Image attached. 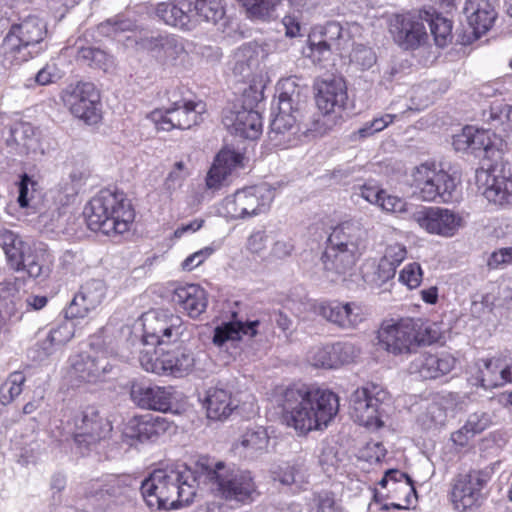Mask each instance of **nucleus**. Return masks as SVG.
<instances>
[{"mask_svg": "<svg viewBox=\"0 0 512 512\" xmlns=\"http://www.w3.org/2000/svg\"><path fill=\"white\" fill-rule=\"evenodd\" d=\"M348 100L347 86L343 78L331 77L317 83L315 95L320 116H307L305 88L291 79L280 83L277 113H272L269 138L275 146L290 147L297 144L301 136L325 134L342 118Z\"/></svg>", "mask_w": 512, "mask_h": 512, "instance_id": "nucleus-1", "label": "nucleus"}, {"mask_svg": "<svg viewBox=\"0 0 512 512\" xmlns=\"http://www.w3.org/2000/svg\"><path fill=\"white\" fill-rule=\"evenodd\" d=\"M283 421L299 434L326 427L339 409L338 396L328 389L294 384L287 387L278 400Z\"/></svg>", "mask_w": 512, "mask_h": 512, "instance_id": "nucleus-2", "label": "nucleus"}, {"mask_svg": "<svg viewBox=\"0 0 512 512\" xmlns=\"http://www.w3.org/2000/svg\"><path fill=\"white\" fill-rule=\"evenodd\" d=\"M195 483L200 484L199 467L186 465L158 469L142 481L141 495L152 510H178L190 505L196 495Z\"/></svg>", "mask_w": 512, "mask_h": 512, "instance_id": "nucleus-3", "label": "nucleus"}, {"mask_svg": "<svg viewBox=\"0 0 512 512\" xmlns=\"http://www.w3.org/2000/svg\"><path fill=\"white\" fill-rule=\"evenodd\" d=\"M182 319L168 311H154L143 316V335L137 346L139 362L147 372L163 374L162 351L156 346L176 343L183 335Z\"/></svg>", "mask_w": 512, "mask_h": 512, "instance_id": "nucleus-4", "label": "nucleus"}, {"mask_svg": "<svg viewBox=\"0 0 512 512\" xmlns=\"http://www.w3.org/2000/svg\"><path fill=\"white\" fill-rule=\"evenodd\" d=\"M368 231L358 220H348L335 226L328 237L327 250L322 255L326 270L339 275L350 273L367 248Z\"/></svg>", "mask_w": 512, "mask_h": 512, "instance_id": "nucleus-5", "label": "nucleus"}, {"mask_svg": "<svg viewBox=\"0 0 512 512\" xmlns=\"http://www.w3.org/2000/svg\"><path fill=\"white\" fill-rule=\"evenodd\" d=\"M200 481L210 484L222 498L239 503L252 502L258 495L256 485L248 470L227 466L224 462H212L202 458L197 462Z\"/></svg>", "mask_w": 512, "mask_h": 512, "instance_id": "nucleus-6", "label": "nucleus"}, {"mask_svg": "<svg viewBox=\"0 0 512 512\" xmlns=\"http://www.w3.org/2000/svg\"><path fill=\"white\" fill-rule=\"evenodd\" d=\"M87 225L105 235L123 234L134 219V211L123 193L101 190L85 207Z\"/></svg>", "mask_w": 512, "mask_h": 512, "instance_id": "nucleus-7", "label": "nucleus"}, {"mask_svg": "<svg viewBox=\"0 0 512 512\" xmlns=\"http://www.w3.org/2000/svg\"><path fill=\"white\" fill-rule=\"evenodd\" d=\"M46 35V24L36 16H28L10 26L0 45V55L10 65L26 62L47 49Z\"/></svg>", "mask_w": 512, "mask_h": 512, "instance_id": "nucleus-8", "label": "nucleus"}, {"mask_svg": "<svg viewBox=\"0 0 512 512\" xmlns=\"http://www.w3.org/2000/svg\"><path fill=\"white\" fill-rule=\"evenodd\" d=\"M390 395L386 389L376 383H367L355 390L350 397L351 414L354 420L369 428L384 425L382 417L387 413Z\"/></svg>", "mask_w": 512, "mask_h": 512, "instance_id": "nucleus-9", "label": "nucleus"}, {"mask_svg": "<svg viewBox=\"0 0 512 512\" xmlns=\"http://www.w3.org/2000/svg\"><path fill=\"white\" fill-rule=\"evenodd\" d=\"M112 430V423L107 417L95 406H87L74 419V444L84 455L99 442L109 438Z\"/></svg>", "mask_w": 512, "mask_h": 512, "instance_id": "nucleus-10", "label": "nucleus"}, {"mask_svg": "<svg viewBox=\"0 0 512 512\" xmlns=\"http://www.w3.org/2000/svg\"><path fill=\"white\" fill-rule=\"evenodd\" d=\"M65 107L77 118L92 125L101 119L100 93L92 82L70 83L61 92Z\"/></svg>", "mask_w": 512, "mask_h": 512, "instance_id": "nucleus-11", "label": "nucleus"}, {"mask_svg": "<svg viewBox=\"0 0 512 512\" xmlns=\"http://www.w3.org/2000/svg\"><path fill=\"white\" fill-rule=\"evenodd\" d=\"M412 176L416 193L422 200L443 203L452 201L456 181L447 172L437 171L434 164L423 163L414 169Z\"/></svg>", "mask_w": 512, "mask_h": 512, "instance_id": "nucleus-12", "label": "nucleus"}, {"mask_svg": "<svg viewBox=\"0 0 512 512\" xmlns=\"http://www.w3.org/2000/svg\"><path fill=\"white\" fill-rule=\"evenodd\" d=\"M421 326V318H401L383 321L378 330V343L394 355L412 353L417 349L415 331Z\"/></svg>", "mask_w": 512, "mask_h": 512, "instance_id": "nucleus-13", "label": "nucleus"}, {"mask_svg": "<svg viewBox=\"0 0 512 512\" xmlns=\"http://www.w3.org/2000/svg\"><path fill=\"white\" fill-rule=\"evenodd\" d=\"M500 141L495 133L489 130L465 126L459 134L453 136L452 144L456 151L470 153L477 158L496 163L502 157L498 147Z\"/></svg>", "mask_w": 512, "mask_h": 512, "instance_id": "nucleus-14", "label": "nucleus"}, {"mask_svg": "<svg viewBox=\"0 0 512 512\" xmlns=\"http://www.w3.org/2000/svg\"><path fill=\"white\" fill-rule=\"evenodd\" d=\"M273 191L267 185L248 187L238 190L232 199H226V207L236 219H246L269 210L273 200Z\"/></svg>", "mask_w": 512, "mask_h": 512, "instance_id": "nucleus-15", "label": "nucleus"}, {"mask_svg": "<svg viewBox=\"0 0 512 512\" xmlns=\"http://www.w3.org/2000/svg\"><path fill=\"white\" fill-rule=\"evenodd\" d=\"M494 2L491 0H468L463 7L468 28L457 34V42L469 45L487 33L497 17Z\"/></svg>", "mask_w": 512, "mask_h": 512, "instance_id": "nucleus-16", "label": "nucleus"}, {"mask_svg": "<svg viewBox=\"0 0 512 512\" xmlns=\"http://www.w3.org/2000/svg\"><path fill=\"white\" fill-rule=\"evenodd\" d=\"M201 103L192 101H177L167 108L165 112L155 111L152 113L153 119L159 129L170 131L174 128L186 130L202 122Z\"/></svg>", "mask_w": 512, "mask_h": 512, "instance_id": "nucleus-17", "label": "nucleus"}, {"mask_svg": "<svg viewBox=\"0 0 512 512\" xmlns=\"http://www.w3.org/2000/svg\"><path fill=\"white\" fill-rule=\"evenodd\" d=\"M390 32L396 44L405 50H415L428 41L425 20L418 15H397L391 23Z\"/></svg>", "mask_w": 512, "mask_h": 512, "instance_id": "nucleus-18", "label": "nucleus"}, {"mask_svg": "<svg viewBox=\"0 0 512 512\" xmlns=\"http://www.w3.org/2000/svg\"><path fill=\"white\" fill-rule=\"evenodd\" d=\"M253 102L245 99L241 109L224 110L222 122L232 134L250 140H255L261 135L262 118L253 108Z\"/></svg>", "mask_w": 512, "mask_h": 512, "instance_id": "nucleus-19", "label": "nucleus"}, {"mask_svg": "<svg viewBox=\"0 0 512 512\" xmlns=\"http://www.w3.org/2000/svg\"><path fill=\"white\" fill-rule=\"evenodd\" d=\"M487 483L485 474L481 471H473L468 474L459 475L453 483L451 500L460 512L480 505L481 490Z\"/></svg>", "mask_w": 512, "mask_h": 512, "instance_id": "nucleus-20", "label": "nucleus"}, {"mask_svg": "<svg viewBox=\"0 0 512 512\" xmlns=\"http://www.w3.org/2000/svg\"><path fill=\"white\" fill-rule=\"evenodd\" d=\"M174 388L162 387L149 382L134 381L130 388V397L134 404L142 409L166 412L172 408Z\"/></svg>", "mask_w": 512, "mask_h": 512, "instance_id": "nucleus-21", "label": "nucleus"}, {"mask_svg": "<svg viewBox=\"0 0 512 512\" xmlns=\"http://www.w3.org/2000/svg\"><path fill=\"white\" fill-rule=\"evenodd\" d=\"M170 428L172 423L165 417L151 414L134 416L125 424L123 436L140 443L154 442Z\"/></svg>", "mask_w": 512, "mask_h": 512, "instance_id": "nucleus-22", "label": "nucleus"}, {"mask_svg": "<svg viewBox=\"0 0 512 512\" xmlns=\"http://www.w3.org/2000/svg\"><path fill=\"white\" fill-rule=\"evenodd\" d=\"M71 368L81 381L96 383L112 371L113 365L104 353L85 351L71 357Z\"/></svg>", "mask_w": 512, "mask_h": 512, "instance_id": "nucleus-23", "label": "nucleus"}, {"mask_svg": "<svg viewBox=\"0 0 512 512\" xmlns=\"http://www.w3.org/2000/svg\"><path fill=\"white\" fill-rule=\"evenodd\" d=\"M315 313L343 329L355 328L363 320L361 308L355 303L323 301L313 305Z\"/></svg>", "mask_w": 512, "mask_h": 512, "instance_id": "nucleus-24", "label": "nucleus"}, {"mask_svg": "<svg viewBox=\"0 0 512 512\" xmlns=\"http://www.w3.org/2000/svg\"><path fill=\"white\" fill-rule=\"evenodd\" d=\"M420 227L429 233L452 236L460 226L461 218L448 209L439 207L425 208L415 214Z\"/></svg>", "mask_w": 512, "mask_h": 512, "instance_id": "nucleus-25", "label": "nucleus"}, {"mask_svg": "<svg viewBox=\"0 0 512 512\" xmlns=\"http://www.w3.org/2000/svg\"><path fill=\"white\" fill-rule=\"evenodd\" d=\"M171 301L189 317L196 319L206 311L208 296L200 285L185 284L173 290Z\"/></svg>", "mask_w": 512, "mask_h": 512, "instance_id": "nucleus-26", "label": "nucleus"}, {"mask_svg": "<svg viewBox=\"0 0 512 512\" xmlns=\"http://www.w3.org/2000/svg\"><path fill=\"white\" fill-rule=\"evenodd\" d=\"M259 324L260 322L258 320L247 322L231 320L223 322L215 327L212 343L219 348L224 347L228 343L232 346H236L237 343L243 341L245 338L250 340L256 336Z\"/></svg>", "mask_w": 512, "mask_h": 512, "instance_id": "nucleus-27", "label": "nucleus"}, {"mask_svg": "<svg viewBox=\"0 0 512 512\" xmlns=\"http://www.w3.org/2000/svg\"><path fill=\"white\" fill-rule=\"evenodd\" d=\"M242 160L243 155L240 152L229 148L221 149L207 173V187L218 189L234 169L242 166Z\"/></svg>", "mask_w": 512, "mask_h": 512, "instance_id": "nucleus-28", "label": "nucleus"}, {"mask_svg": "<svg viewBox=\"0 0 512 512\" xmlns=\"http://www.w3.org/2000/svg\"><path fill=\"white\" fill-rule=\"evenodd\" d=\"M456 360L451 355H424L411 364V373L423 380H432L448 374L455 366Z\"/></svg>", "mask_w": 512, "mask_h": 512, "instance_id": "nucleus-29", "label": "nucleus"}, {"mask_svg": "<svg viewBox=\"0 0 512 512\" xmlns=\"http://www.w3.org/2000/svg\"><path fill=\"white\" fill-rule=\"evenodd\" d=\"M148 45L149 49L168 65L176 66L182 63L187 56L184 40L175 35L151 37Z\"/></svg>", "mask_w": 512, "mask_h": 512, "instance_id": "nucleus-30", "label": "nucleus"}, {"mask_svg": "<svg viewBox=\"0 0 512 512\" xmlns=\"http://www.w3.org/2000/svg\"><path fill=\"white\" fill-rule=\"evenodd\" d=\"M207 417L212 420H225L238 407V401L232 398L231 391L214 387L208 390L205 399Z\"/></svg>", "mask_w": 512, "mask_h": 512, "instance_id": "nucleus-31", "label": "nucleus"}, {"mask_svg": "<svg viewBox=\"0 0 512 512\" xmlns=\"http://www.w3.org/2000/svg\"><path fill=\"white\" fill-rule=\"evenodd\" d=\"M191 3L182 1L179 4L173 2H162L156 6V15L165 24L190 31L195 27L189 12Z\"/></svg>", "mask_w": 512, "mask_h": 512, "instance_id": "nucleus-32", "label": "nucleus"}, {"mask_svg": "<svg viewBox=\"0 0 512 512\" xmlns=\"http://www.w3.org/2000/svg\"><path fill=\"white\" fill-rule=\"evenodd\" d=\"M163 374L182 377L189 374L195 365L194 353L182 346L162 351Z\"/></svg>", "mask_w": 512, "mask_h": 512, "instance_id": "nucleus-33", "label": "nucleus"}, {"mask_svg": "<svg viewBox=\"0 0 512 512\" xmlns=\"http://www.w3.org/2000/svg\"><path fill=\"white\" fill-rule=\"evenodd\" d=\"M487 179L484 196L489 201L503 208L512 207V174L492 175Z\"/></svg>", "mask_w": 512, "mask_h": 512, "instance_id": "nucleus-34", "label": "nucleus"}, {"mask_svg": "<svg viewBox=\"0 0 512 512\" xmlns=\"http://www.w3.org/2000/svg\"><path fill=\"white\" fill-rule=\"evenodd\" d=\"M7 145H16L18 154L28 155L35 152L38 146V138L35 128L27 122H20L10 129V137L6 140Z\"/></svg>", "mask_w": 512, "mask_h": 512, "instance_id": "nucleus-35", "label": "nucleus"}, {"mask_svg": "<svg viewBox=\"0 0 512 512\" xmlns=\"http://www.w3.org/2000/svg\"><path fill=\"white\" fill-rule=\"evenodd\" d=\"M421 17L429 25L437 46L445 47L452 41V21L449 18L437 13L434 9L421 10Z\"/></svg>", "mask_w": 512, "mask_h": 512, "instance_id": "nucleus-36", "label": "nucleus"}, {"mask_svg": "<svg viewBox=\"0 0 512 512\" xmlns=\"http://www.w3.org/2000/svg\"><path fill=\"white\" fill-rule=\"evenodd\" d=\"M76 60L82 65L88 66L92 69L102 70L104 72H108L115 65L114 57L111 54L94 46L78 48Z\"/></svg>", "mask_w": 512, "mask_h": 512, "instance_id": "nucleus-37", "label": "nucleus"}, {"mask_svg": "<svg viewBox=\"0 0 512 512\" xmlns=\"http://www.w3.org/2000/svg\"><path fill=\"white\" fill-rule=\"evenodd\" d=\"M23 266L21 271L26 272L29 278L39 283L47 280L52 272V261L45 250L30 253Z\"/></svg>", "mask_w": 512, "mask_h": 512, "instance_id": "nucleus-38", "label": "nucleus"}, {"mask_svg": "<svg viewBox=\"0 0 512 512\" xmlns=\"http://www.w3.org/2000/svg\"><path fill=\"white\" fill-rule=\"evenodd\" d=\"M490 423V417L486 413H473L461 429L452 433L451 438L455 444L465 446L471 438L483 432Z\"/></svg>", "mask_w": 512, "mask_h": 512, "instance_id": "nucleus-39", "label": "nucleus"}, {"mask_svg": "<svg viewBox=\"0 0 512 512\" xmlns=\"http://www.w3.org/2000/svg\"><path fill=\"white\" fill-rule=\"evenodd\" d=\"M275 480L283 485L301 486L307 482V467L305 460L297 458L291 462L285 463L274 472Z\"/></svg>", "mask_w": 512, "mask_h": 512, "instance_id": "nucleus-40", "label": "nucleus"}, {"mask_svg": "<svg viewBox=\"0 0 512 512\" xmlns=\"http://www.w3.org/2000/svg\"><path fill=\"white\" fill-rule=\"evenodd\" d=\"M500 369V359H482L479 362L478 372L475 376L474 385L491 389L501 386L498 379Z\"/></svg>", "mask_w": 512, "mask_h": 512, "instance_id": "nucleus-41", "label": "nucleus"}, {"mask_svg": "<svg viewBox=\"0 0 512 512\" xmlns=\"http://www.w3.org/2000/svg\"><path fill=\"white\" fill-rule=\"evenodd\" d=\"M106 285L100 279H90L86 281L79 289V299H82L84 305L93 311L104 300L106 296Z\"/></svg>", "mask_w": 512, "mask_h": 512, "instance_id": "nucleus-42", "label": "nucleus"}, {"mask_svg": "<svg viewBox=\"0 0 512 512\" xmlns=\"http://www.w3.org/2000/svg\"><path fill=\"white\" fill-rule=\"evenodd\" d=\"M24 281L19 277L12 279H4L0 282V309H5V313L10 317L20 320L21 316H17L15 312V303L13 298L18 294Z\"/></svg>", "mask_w": 512, "mask_h": 512, "instance_id": "nucleus-43", "label": "nucleus"}, {"mask_svg": "<svg viewBox=\"0 0 512 512\" xmlns=\"http://www.w3.org/2000/svg\"><path fill=\"white\" fill-rule=\"evenodd\" d=\"M258 65V54L251 45H243L235 53L233 71L243 79H248Z\"/></svg>", "mask_w": 512, "mask_h": 512, "instance_id": "nucleus-44", "label": "nucleus"}, {"mask_svg": "<svg viewBox=\"0 0 512 512\" xmlns=\"http://www.w3.org/2000/svg\"><path fill=\"white\" fill-rule=\"evenodd\" d=\"M269 443V436L265 428L258 426L255 428L247 429L242 435L241 446L246 450L250 456L257 453H262L267 449Z\"/></svg>", "mask_w": 512, "mask_h": 512, "instance_id": "nucleus-45", "label": "nucleus"}, {"mask_svg": "<svg viewBox=\"0 0 512 512\" xmlns=\"http://www.w3.org/2000/svg\"><path fill=\"white\" fill-rule=\"evenodd\" d=\"M394 116L385 114L381 117H376L373 120L365 122L359 129L353 131L349 135L351 142L362 141L377 132L384 130L389 124L393 122Z\"/></svg>", "mask_w": 512, "mask_h": 512, "instance_id": "nucleus-46", "label": "nucleus"}, {"mask_svg": "<svg viewBox=\"0 0 512 512\" xmlns=\"http://www.w3.org/2000/svg\"><path fill=\"white\" fill-rule=\"evenodd\" d=\"M194 10L202 20L213 24L218 23L225 15L221 0H195Z\"/></svg>", "mask_w": 512, "mask_h": 512, "instance_id": "nucleus-47", "label": "nucleus"}, {"mask_svg": "<svg viewBox=\"0 0 512 512\" xmlns=\"http://www.w3.org/2000/svg\"><path fill=\"white\" fill-rule=\"evenodd\" d=\"M25 376L22 372H13L0 386V404L8 405L23 391Z\"/></svg>", "mask_w": 512, "mask_h": 512, "instance_id": "nucleus-48", "label": "nucleus"}, {"mask_svg": "<svg viewBox=\"0 0 512 512\" xmlns=\"http://www.w3.org/2000/svg\"><path fill=\"white\" fill-rule=\"evenodd\" d=\"M491 125L495 128L502 127L506 135L512 133V106L506 103L493 104L489 110Z\"/></svg>", "mask_w": 512, "mask_h": 512, "instance_id": "nucleus-49", "label": "nucleus"}, {"mask_svg": "<svg viewBox=\"0 0 512 512\" xmlns=\"http://www.w3.org/2000/svg\"><path fill=\"white\" fill-rule=\"evenodd\" d=\"M127 487L120 485L119 481L113 480L93 492V497L103 503H121L126 497Z\"/></svg>", "mask_w": 512, "mask_h": 512, "instance_id": "nucleus-50", "label": "nucleus"}, {"mask_svg": "<svg viewBox=\"0 0 512 512\" xmlns=\"http://www.w3.org/2000/svg\"><path fill=\"white\" fill-rule=\"evenodd\" d=\"M245 7L249 18L266 20L281 0H239Z\"/></svg>", "mask_w": 512, "mask_h": 512, "instance_id": "nucleus-51", "label": "nucleus"}, {"mask_svg": "<svg viewBox=\"0 0 512 512\" xmlns=\"http://www.w3.org/2000/svg\"><path fill=\"white\" fill-rule=\"evenodd\" d=\"M133 26L132 21L117 15L101 22L97 30L98 33L104 37H115L121 32L132 30Z\"/></svg>", "mask_w": 512, "mask_h": 512, "instance_id": "nucleus-52", "label": "nucleus"}, {"mask_svg": "<svg viewBox=\"0 0 512 512\" xmlns=\"http://www.w3.org/2000/svg\"><path fill=\"white\" fill-rule=\"evenodd\" d=\"M30 253L29 245L23 240L18 245L10 247L5 254L8 268L13 272H21V269L24 267L23 263Z\"/></svg>", "mask_w": 512, "mask_h": 512, "instance_id": "nucleus-53", "label": "nucleus"}, {"mask_svg": "<svg viewBox=\"0 0 512 512\" xmlns=\"http://www.w3.org/2000/svg\"><path fill=\"white\" fill-rule=\"evenodd\" d=\"M313 506L315 512H344L340 502L331 491H321L314 494Z\"/></svg>", "mask_w": 512, "mask_h": 512, "instance_id": "nucleus-54", "label": "nucleus"}, {"mask_svg": "<svg viewBox=\"0 0 512 512\" xmlns=\"http://www.w3.org/2000/svg\"><path fill=\"white\" fill-rule=\"evenodd\" d=\"M332 346L337 367L354 362L361 351L359 347L351 342H336Z\"/></svg>", "mask_w": 512, "mask_h": 512, "instance_id": "nucleus-55", "label": "nucleus"}, {"mask_svg": "<svg viewBox=\"0 0 512 512\" xmlns=\"http://www.w3.org/2000/svg\"><path fill=\"white\" fill-rule=\"evenodd\" d=\"M59 347L46 335L28 349L27 355L34 362H43L48 359Z\"/></svg>", "mask_w": 512, "mask_h": 512, "instance_id": "nucleus-56", "label": "nucleus"}, {"mask_svg": "<svg viewBox=\"0 0 512 512\" xmlns=\"http://www.w3.org/2000/svg\"><path fill=\"white\" fill-rule=\"evenodd\" d=\"M350 60L361 70H368L375 64L376 56L371 48L359 44L352 50Z\"/></svg>", "mask_w": 512, "mask_h": 512, "instance_id": "nucleus-57", "label": "nucleus"}, {"mask_svg": "<svg viewBox=\"0 0 512 512\" xmlns=\"http://www.w3.org/2000/svg\"><path fill=\"white\" fill-rule=\"evenodd\" d=\"M309 48L311 50L310 57L313 59V61L320 62L322 60L328 59L332 50L335 49V46L330 44V42L319 38L316 33H313V35L309 37Z\"/></svg>", "mask_w": 512, "mask_h": 512, "instance_id": "nucleus-58", "label": "nucleus"}, {"mask_svg": "<svg viewBox=\"0 0 512 512\" xmlns=\"http://www.w3.org/2000/svg\"><path fill=\"white\" fill-rule=\"evenodd\" d=\"M36 185L37 183L28 174L24 173L20 176L17 202L21 208L30 207V201L33 198Z\"/></svg>", "mask_w": 512, "mask_h": 512, "instance_id": "nucleus-59", "label": "nucleus"}, {"mask_svg": "<svg viewBox=\"0 0 512 512\" xmlns=\"http://www.w3.org/2000/svg\"><path fill=\"white\" fill-rule=\"evenodd\" d=\"M423 277L421 266L417 262L407 264L399 274V281L409 289L417 288Z\"/></svg>", "mask_w": 512, "mask_h": 512, "instance_id": "nucleus-60", "label": "nucleus"}, {"mask_svg": "<svg viewBox=\"0 0 512 512\" xmlns=\"http://www.w3.org/2000/svg\"><path fill=\"white\" fill-rule=\"evenodd\" d=\"M335 352L333 351L332 344H328L322 347H317L313 351L312 362L316 367L333 369L337 368L335 359Z\"/></svg>", "mask_w": 512, "mask_h": 512, "instance_id": "nucleus-61", "label": "nucleus"}, {"mask_svg": "<svg viewBox=\"0 0 512 512\" xmlns=\"http://www.w3.org/2000/svg\"><path fill=\"white\" fill-rule=\"evenodd\" d=\"M445 419L444 410L436 403L429 404L426 411L422 413L418 421L426 428L430 429L441 425Z\"/></svg>", "mask_w": 512, "mask_h": 512, "instance_id": "nucleus-62", "label": "nucleus"}, {"mask_svg": "<svg viewBox=\"0 0 512 512\" xmlns=\"http://www.w3.org/2000/svg\"><path fill=\"white\" fill-rule=\"evenodd\" d=\"M47 336L54 342L58 347L65 345L74 336V325L68 320L63 321L57 327L52 328Z\"/></svg>", "mask_w": 512, "mask_h": 512, "instance_id": "nucleus-63", "label": "nucleus"}, {"mask_svg": "<svg viewBox=\"0 0 512 512\" xmlns=\"http://www.w3.org/2000/svg\"><path fill=\"white\" fill-rule=\"evenodd\" d=\"M88 178L89 174L87 172L73 171L69 176L70 183L64 185L63 192L68 198L76 196L86 184Z\"/></svg>", "mask_w": 512, "mask_h": 512, "instance_id": "nucleus-64", "label": "nucleus"}]
</instances>
